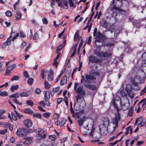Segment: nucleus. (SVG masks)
I'll return each mask as SVG.
<instances>
[{
  "mask_svg": "<svg viewBox=\"0 0 146 146\" xmlns=\"http://www.w3.org/2000/svg\"><path fill=\"white\" fill-rule=\"evenodd\" d=\"M116 100V99L114 98L113 99L111 102V103L116 108L117 111V114L115 115V117L112 120L113 123V124H115V126L113 127L114 128L117 127L118 122L120 120V114L119 112L120 109L117 106V105L115 104V101Z\"/></svg>",
  "mask_w": 146,
  "mask_h": 146,
  "instance_id": "1",
  "label": "nucleus"
},
{
  "mask_svg": "<svg viewBox=\"0 0 146 146\" xmlns=\"http://www.w3.org/2000/svg\"><path fill=\"white\" fill-rule=\"evenodd\" d=\"M122 0H113L112 1L113 7L111 8V11L114 9L118 11L125 12V10L120 9L123 5Z\"/></svg>",
  "mask_w": 146,
  "mask_h": 146,
  "instance_id": "2",
  "label": "nucleus"
},
{
  "mask_svg": "<svg viewBox=\"0 0 146 146\" xmlns=\"http://www.w3.org/2000/svg\"><path fill=\"white\" fill-rule=\"evenodd\" d=\"M100 49V47L98 49H95L94 50V54L97 56L102 58H108L111 55V53L101 51Z\"/></svg>",
  "mask_w": 146,
  "mask_h": 146,
  "instance_id": "3",
  "label": "nucleus"
},
{
  "mask_svg": "<svg viewBox=\"0 0 146 146\" xmlns=\"http://www.w3.org/2000/svg\"><path fill=\"white\" fill-rule=\"evenodd\" d=\"M137 80H138V82L139 83H142L144 81V78L137 75L136 76L135 78H132L131 79V82L132 84L134 86L137 87V89H139L140 88L139 86L138 83L137 82Z\"/></svg>",
  "mask_w": 146,
  "mask_h": 146,
  "instance_id": "4",
  "label": "nucleus"
},
{
  "mask_svg": "<svg viewBox=\"0 0 146 146\" xmlns=\"http://www.w3.org/2000/svg\"><path fill=\"white\" fill-rule=\"evenodd\" d=\"M110 124V119L107 117H104L102 120V124L99 126V129L101 132H103V131L108 130L107 129V127Z\"/></svg>",
  "mask_w": 146,
  "mask_h": 146,
  "instance_id": "5",
  "label": "nucleus"
},
{
  "mask_svg": "<svg viewBox=\"0 0 146 146\" xmlns=\"http://www.w3.org/2000/svg\"><path fill=\"white\" fill-rule=\"evenodd\" d=\"M89 62L94 63H100L102 62V60L98 59L97 57L90 55L88 57Z\"/></svg>",
  "mask_w": 146,
  "mask_h": 146,
  "instance_id": "6",
  "label": "nucleus"
},
{
  "mask_svg": "<svg viewBox=\"0 0 146 146\" xmlns=\"http://www.w3.org/2000/svg\"><path fill=\"white\" fill-rule=\"evenodd\" d=\"M85 95V94L82 95V94H78L76 96V101L74 104V106L76 103H80L82 102L85 103V101L83 98Z\"/></svg>",
  "mask_w": 146,
  "mask_h": 146,
  "instance_id": "7",
  "label": "nucleus"
},
{
  "mask_svg": "<svg viewBox=\"0 0 146 146\" xmlns=\"http://www.w3.org/2000/svg\"><path fill=\"white\" fill-rule=\"evenodd\" d=\"M96 78L92 76L89 75H86L85 76V82L87 83H92V81L94 80H96Z\"/></svg>",
  "mask_w": 146,
  "mask_h": 146,
  "instance_id": "8",
  "label": "nucleus"
},
{
  "mask_svg": "<svg viewBox=\"0 0 146 146\" xmlns=\"http://www.w3.org/2000/svg\"><path fill=\"white\" fill-rule=\"evenodd\" d=\"M16 134L21 137L24 136L26 135L25 130L24 128H19L17 131Z\"/></svg>",
  "mask_w": 146,
  "mask_h": 146,
  "instance_id": "9",
  "label": "nucleus"
},
{
  "mask_svg": "<svg viewBox=\"0 0 146 146\" xmlns=\"http://www.w3.org/2000/svg\"><path fill=\"white\" fill-rule=\"evenodd\" d=\"M19 97V94L18 93H16L13 94H12L9 96L10 98H14L13 100L17 104L21 105L22 103L19 102L17 100L16 98H18Z\"/></svg>",
  "mask_w": 146,
  "mask_h": 146,
  "instance_id": "10",
  "label": "nucleus"
},
{
  "mask_svg": "<svg viewBox=\"0 0 146 146\" xmlns=\"http://www.w3.org/2000/svg\"><path fill=\"white\" fill-rule=\"evenodd\" d=\"M13 34H15V32H12L10 36L7 39L6 42L4 43L3 44L2 46L3 48H5L7 45H10L11 44V39H12V36Z\"/></svg>",
  "mask_w": 146,
  "mask_h": 146,
  "instance_id": "11",
  "label": "nucleus"
},
{
  "mask_svg": "<svg viewBox=\"0 0 146 146\" xmlns=\"http://www.w3.org/2000/svg\"><path fill=\"white\" fill-rule=\"evenodd\" d=\"M142 118L141 117L137 118L136 120L135 125H137L138 122L140 121V123H139L138 125H140V127H143L145 124V121L144 120L142 121Z\"/></svg>",
  "mask_w": 146,
  "mask_h": 146,
  "instance_id": "12",
  "label": "nucleus"
},
{
  "mask_svg": "<svg viewBox=\"0 0 146 146\" xmlns=\"http://www.w3.org/2000/svg\"><path fill=\"white\" fill-rule=\"evenodd\" d=\"M23 123L24 125L27 127H30L32 125V122L29 119H27L24 120Z\"/></svg>",
  "mask_w": 146,
  "mask_h": 146,
  "instance_id": "13",
  "label": "nucleus"
},
{
  "mask_svg": "<svg viewBox=\"0 0 146 146\" xmlns=\"http://www.w3.org/2000/svg\"><path fill=\"white\" fill-rule=\"evenodd\" d=\"M84 86L92 90H96L97 89V87L95 85H94L86 84L84 85Z\"/></svg>",
  "mask_w": 146,
  "mask_h": 146,
  "instance_id": "14",
  "label": "nucleus"
},
{
  "mask_svg": "<svg viewBox=\"0 0 146 146\" xmlns=\"http://www.w3.org/2000/svg\"><path fill=\"white\" fill-rule=\"evenodd\" d=\"M76 92L78 94H85L86 92L83 89V88L82 86H80L76 89Z\"/></svg>",
  "mask_w": 146,
  "mask_h": 146,
  "instance_id": "15",
  "label": "nucleus"
},
{
  "mask_svg": "<svg viewBox=\"0 0 146 146\" xmlns=\"http://www.w3.org/2000/svg\"><path fill=\"white\" fill-rule=\"evenodd\" d=\"M97 37L96 38L97 41L99 42H102L103 41L104 38L102 34L98 33L97 35Z\"/></svg>",
  "mask_w": 146,
  "mask_h": 146,
  "instance_id": "16",
  "label": "nucleus"
},
{
  "mask_svg": "<svg viewBox=\"0 0 146 146\" xmlns=\"http://www.w3.org/2000/svg\"><path fill=\"white\" fill-rule=\"evenodd\" d=\"M33 139L32 138L30 137H27L26 138L25 140L23 142L24 143L28 145L30 144L32 142Z\"/></svg>",
  "mask_w": 146,
  "mask_h": 146,
  "instance_id": "17",
  "label": "nucleus"
},
{
  "mask_svg": "<svg viewBox=\"0 0 146 146\" xmlns=\"http://www.w3.org/2000/svg\"><path fill=\"white\" fill-rule=\"evenodd\" d=\"M67 81V78L66 76H64L62 78L60 82L61 85H63L65 84L66 83Z\"/></svg>",
  "mask_w": 146,
  "mask_h": 146,
  "instance_id": "18",
  "label": "nucleus"
},
{
  "mask_svg": "<svg viewBox=\"0 0 146 146\" xmlns=\"http://www.w3.org/2000/svg\"><path fill=\"white\" fill-rule=\"evenodd\" d=\"M44 98L46 100H48L50 99V96L49 92L47 90L45 91L44 92Z\"/></svg>",
  "mask_w": 146,
  "mask_h": 146,
  "instance_id": "19",
  "label": "nucleus"
},
{
  "mask_svg": "<svg viewBox=\"0 0 146 146\" xmlns=\"http://www.w3.org/2000/svg\"><path fill=\"white\" fill-rule=\"evenodd\" d=\"M108 23L106 20L103 19L101 22V25L103 27L107 29L108 25Z\"/></svg>",
  "mask_w": 146,
  "mask_h": 146,
  "instance_id": "20",
  "label": "nucleus"
},
{
  "mask_svg": "<svg viewBox=\"0 0 146 146\" xmlns=\"http://www.w3.org/2000/svg\"><path fill=\"white\" fill-rule=\"evenodd\" d=\"M60 56V54H57V56L54 59V62L53 63V64H54L56 68H57V65L58 64V62H57V60L59 58Z\"/></svg>",
  "mask_w": 146,
  "mask_h": 146,
  "instance_id": "21",
  "label": "nucleus"
},
{
  "mask_svg": "<svg viewBox=\"0 0 146 146\" xmlns=\"http://www.w3.org/2000/svg\"><path fill=\"white\" fill-rule=\"evenodd\" d=\"M85 119V117H83L78 121V124L80 126V127H82L83 125V123Z\"/></svg>",
  "mask_w": 146,
  "mask_h": 146,
  "instance_id": "22",
  "label": "nucleus"
},
{
  "mask_svg": "<svg viewBox=\"0 0 146 146\" xmlns=\"http://www.w3.org/2000/svg\"><path fill=\"white\" fill-rule=\"evenodd\" d=\"M35 132L38 134H42L44 132V131L42 129L37 128L34 130Z\"/></svg>",
  "mask_w": 146,
  "mask_h": 146,
  "instance_id": "23",
  "label": "nucleus"
},
{
  "mask_svg": "<svg viewBox=\"0 0 146 146\" xmlns=\"http://www.w3.org/2000/svg\"><path fill=\"white\" fill-rule=\"evenodd\" d=\"M13 69V67L9 66L7 67L6 70L5 75H8L9 73Z\"/></svg>",
  "mask_w": 146,
  "mask_h": 146,
  "instance_id": "24",
  "label": "nucleus"
},
{
  "mask_svg": "<svg viewBox=\"0 0 146 146\" xmlns=\"http://www.w3.org/2000/svg\"><path fill=\"white\" fill-rule=\"evenodd\" d=\"M24 111L26 113L32 115L34 114V112L31 110L30 108L26 109Z\"/></svg>",
  "mask_w": 146,
  "mask_h": 146,
  "instance_id": "25",
  "label": "nucleus"
},
{
  "mask_svg": "<svg viewBox=\"0 0 146 146\" xmlns=\"http://www.w3.org/2000/svg\"><path fill=\"white\" fill-rule=\"evenodd\" d=\"M19 86L18 85H13L11 86L10 90L12 92H13L14 90H17Z\"/></svg>",
  "mask_w": 146,
  "mask_h": 146,
  "instance_id": "26",
  "label": "nucleus"
},
{
  "mask_svg": "<svg viewBox=\"0 0 146 146\" xmlns=\"http://www.w3.org/2000/svg\"><path fill=\"white\" fill-rule=\"evenodd\" d=\"M20 96L21 97H28L29 96L28 92H24L21 93L20 94Z\"/></svg>",
  "mask_w": 146,
  "mask_h": 146,
  "instance_id": "27",
  "label": "nucleus"
},
{
  "mask_svg": "<svg viewBox=\"0 0 146 146\" xmlns=\"http://www.w3.org/2000/svg\"><path fill=\"white\" fill-rule=\"evenodd\" d=\"M142 105V107L143 108H145V106L146 104V100L145 99H143L141 101H140L138 104V106H139V104L143 103Z\"/></svg>",
  "mask_w": 146,
  "mask_h": 146,
  "instance_id": "28",
  "label": "nucleus"
},
{
  "mask_svg": "<svg viewBox=\"0 0 146 146\" xmlns=\"http://www.w3.org/2000/svg\"><path fill=\"white\" fill-rule=\"evenodd\" d=\"M15 17L17 19L19 20L21 17V14L20 13L17 12L15 14Z\"/></svg>",
  "mask_w": 146,
  "mask_h": 146,
  "instance_id": "29",
  "label": "nucleus"
},
{
  "mask_svg": "<svg viewBox=\"0 0 146 146\" xmlns=\"http://www.w3.org/2000/svg\"><path fill=\"white\" fill-rule=\"evenodd\" d=\"M44 85L45 88L47 89H48L50 88V86L49 84L46 80L44 81Z\"/></svg>",
  "mask_w": 146,
  "mask_h": 146,
  "instance_id": "30",
  "label": "nucleus"
},
{
  "mask_svg": "<svg viewBox=\"0 0 146 146\" xmlns=\"http://www.w3.org/2000/svg\"><path fill=\"white\" fill-rule=\"evenodd\" d=\"M133 111V108L132 107L130 108V109L129 111L128 115L130 117L132 115Z\"/></svg>",
  "mask_w": 146,
  "mask_h": 146,
  "instance_id": "31",
  "label": "nucleus"
},
{
  "mask_svg": "<svg viewBox=\"0 0 146 146\" xmlns=\"http://www.w3.org/2000/svg\"><path fill=\"white\" fill-rule=\"evenodd\" d=\"M19 79V76L17 75H14L11 78V81L17 80Z\"/></svg>",
  "mask_w": 146,
  "mask_h": 146,
  "instance_id": "32",
  "label": "nucleus"
},
{
  "mask_svg": "<svg viewBox=\"0 0 146 146\" xmlns=\"http://www.w3.org/2000/svg\"><path fill=\"white\" fill-rule=\"evenodd\" d=\"M125 90L127 93L131 91V86L129 85H127L125 88Z\"/></svg>",
  "mask_w": 146,
  "mask_h": 146,
  "instance_id": "33",
  "label": "nucleus"
},
{
  "mask_svg": "<svg viewBox=\"0 0 146 146\" xmlns=\"http://www.w3.org/2000/svg\"><path fill=\"white\" fill-rule=\"evenodd\" d=\"M33 82V79L32 78H29L27 80V83L30 85H32Z\"/></svg>",
  "mask_w": 146,
  "mask_h": 146,
  "instance_id": "34",
  "label": "nucleus"
},
{
  "mask_svg": "<svg viewBox=\"0 0 146 146\" xmlns=\"http://www.w3.org/2000/svg\"><path fill=\"white\" fill-rule=\"evenodd\" d=\"M35 137L37 139L40 140L43 138V136L41 135V134H38L36 135Z\"/></svg>",
  "mask_w": 146,
  "mask_h": 146,
  "instance_id": "35",
  "label": "nucleus"
},
{
  "mask_svg": "<svg viewBox=\"0 0 146 146\" xmlns=\"http://www.w3.org/2000/svg\"><path fill=\"white\" fill-rule=\"evenodd\" d=\"M14 111L17 116L19 118L21 119L22 117H23V115L21 114L20 113L18 112L15 110H14Z\"/></svg>",
  "mask_w": 146,
  "mask_h": 146,
  "instance_id": "36",
  "label": "nucleus"
},
{
  "mask_svg": "<svg viewBox=\"0 0 146 146\" xmlns=\"http://www.w3.org/2000/svg\"><path fill=\"white\" fill-rule=\"evenodd\" d=\"M49 138L52 141H54L56 139V137L55 135H52L49 136Z\"/></svg>",
  "mask_w": 146,
  "mask_h": 146,
  "instance_id": "37",
  "label": "nucleus"
},
{
  "mask_svg": "<svg viewBox=\"0 0 146 146\" xmlns=\"http://www.w3.org/2000/svg\"><path fill=\"white\" fill-rule=\"evenodd\" d=\"M33 116L35 117H36L38 119H40L41 118V116L40 114L36 113L34 114L33 115Z\"/></svg>",
  "mask_w": 146,
  "mask_h": 146,
  "instance_id": "38",
  "label": "nucleus"
},
{
  "mask_svg": "<svg viewBox=\"0 0 146 146\" xmlns=\"http://www.w3.org/2000/svg\"><path fill=\"white\" fill-rule=\"evenodd\" d=\"M26 104L28 105H29L31 106L33 105V102L31 100H28L26 102Z\"/></svg>",
  "mask_w": 146,
  "mask_h": 146,
  "instance_id": "39",
  "label": "nucleus"
},
{
  "mask_svg": "<svg viewBox=\"0 0 146 146\" xmlns=\"http://www.w3.org/2000/svg\"><path fill=\"white\" fill-rule=\"evenodd\" d=\"M0 95L2 96H6L7 95V94L6 91L1 92L0 91Z\"/></svg>",
  "mask_w": 146,
  "mask_h": 146,
  "instance_id": "40",
  "label": "nucleus"
},
{
  "mask_svg": "<svg viewBox=\"0 0 146 146\" xmlns=\"http://www.w3.org/2000/svg\"><path fill=\"white\" fill-rule=\"evenodd\" d=\"M129 96L131 98H133L134 97V94L131 91L127 93Z\"/></svg>",
  "mask_w": 146,
  "mask_h": 146,
  "instance_id": "41",
  "label": "nucleus"
},
{
  "mask_svg": "<svg viewBox=\"0 0 146 146\" xmlns=\"http://www.w3.org/2000/svg\"><path fill=\"white\" fill-rule=\"evenodd\" d=\"M45 70L43 69H42L41 71L40 76L43 79L44 78Z\"/></svg>",
  "mask_w": 146,
  "mask_h": 146,
  "instance_id": "42",
  "label": "nucleus"
},
{
  "mask_svg": "<svg viewBox=\"0 0 146 146\" xmlns=\"http://www.w3.org/2000/svg\"><path fill=\"white\" fill-rule=\"evenodd\" d=\"M11 114L12 115V118L15 121H16L17 120V118L16 115L13 112H11Z\"/></svg>",
  "mask_w": 146,
  "mask_h": 146,
  "instance_id": "43",
  "label": "nucleus"
},
{
  "mask_svg": "<svg viewBox=\"0 0 146 146\" xmlns=\"http://www.w3.org/2000/svg\"><path fill=\"white\" fill-rule=\"evenodd\" d=\"M66 120L64 119H63L60 122L61 126L64 125L66 122Z\"/></svg>",
  "mask_w": 146,
  "mask_h": 146,
  "instance_id": "44",
  "label": "nucleus"
},
{
  "mask_svg": "<svg viewBox=\"0 0 146 146\" xmlns=\"http://www.w3.org/2000/svg\"><path fill=\"white\" fill-rule=\"evenodd\" d=\"M15 34H13V36H14L13 37V38L12 39L13 41H14L15 39L17 37L19 36V33H17L15 35H14Z\"/></svg>",
  "mask_w": 146,
  "mask_h": 146,
  "instance_id": "45",
  "label": "nucleus"
},
{
  "mask_svg": "<svg viewBox=\"0 0 146 146\" xmlns=\"http://www.w3.org/2000/svg\"><path fill=\"white\" fill-rule=\"evenodd\" d=\"M23 74L24 76L26 78H28L29 76V75L28 74V72L26 71H24L23 72Z\"/></svg>",
  "mask_w": 146,
  "mask_h": 146,
  "instance_id": "46",
  "label": "nucleus"
},
{
  "mask_svg": "<svg viewBox=\"0 0 146 146\" xmlns=\"http://www.w3.org/2000/svg\"><path fill=\"white\" fill-rule=\"evenodd\" d=\"M79 34L77 33H76L74 38V39L75 41L77 40L79 38Z\"/></svg>",
  "mask_w": 146,
  "mask_h": 146,
  "instance_id": "47",
  "label": "nucleus"
},
{
  "mask_svg": "<svg viewBox=\"0 0 146 146\" xmlns=\"http://www.w3.org/2000/svg\"><path fill=\"white\" fill-rule=\"evenodd\" d=\"M59 116V114L58 113H55L53 115V118L54 119H58Z\"/></svg>",
  "mask_w": 146,
  "mask_h": 146,
  "instance_id": "48",
  "label": "nucleus"
},
{
  "mask_svg": "<svg viewBox=\"0 0 146 146\" xmlns=\"http://www.w3.org/2000/svg\"><path fill=\"white\" fill-rule=\"evenodd\" d=\"M43 115L45 117L48 118L50 116V113L49 112L45 113H43Z\"/></svg>",
  "mask_w": 146,
  "mask_h": 146,
  "instance_id": "49",
  "label": "nucleus"
},
{
  "mask_svg": "<svg viewBox=\"0 0 146 146\" xmlns=\"http://www.w3.org/2000/svg\"><path fill=\"white\" fill-rule=\"evenodd\" d=\"M100 75V73L99 72H94L92 73V75L91 76H92L94 77V76H99Z\"/></svg>",
  "mask_w": 146,
  "mask_h": 146,
  "instance_id": "50",
  "label": "nucleus"
},
{
  "mask_svg": "<svg viewBox=\"0 0 146 146\" xmlns=\"http://www.w3.org/2000/svg\"><path fill=\"white\" fill-rule=\"evenodd\" d=\"M6 15L8 17H11L12 15V13L11 12L9 11H7L5 13Z\"/></svg>",
  "mask_w": 146,
  "mask_h": 146,
  "instance_id": "51",
  "label": "nucleus"
},
{
  "mask_svg": "<svg viewBox=\"0 0 146 146\" xmlns=\"http://www.w3.org/2000/svg\"><path fill=\"white\" fill-rule=\"evenodd\" d=\"M35 93L37 94H40L41 92V90L39 88H37L35 90Z\"/></svg>",
  "mask_w": 146,
  "mask_h": 146,
  "instance_id": "52",
  "label": "nucleus"
},
{
  "mask_svg": "<svg viewBox=\"0 0 146 146\" xmlns=\"http://www.w3.org/2000/svg\"><path fill=\"white\" fill-rule=\"evenodd\" d=\"M53 80V76H48V80L49 82H52Z\"/></svg>",
  "mask_w": 146,
  "mask_h": 146,
  "instance_id": "53",
  "label": "nucleus"
},
{
  "mask_svg": "<svg viewBox=\"0 0 146 146\" xmlns=\"http://www.w3.org/2000/svg\"><path fill=\"white\" fill-rule=\"evenodd\" d=\"M60 89V88L59 87H57L55 88H54L52 89V90L54 92H57L59 91V89Z\"/></svg>",
  "mask_w": 146,
  "mask_h": 146,
  "instance_id": "54",
  "label": "nucleus"
},
{
  "mask_svg": "<svg viewBox=\"0 0 146 146\" xmlns=\"http://www.w3.org/2000/svg\"><path fill=\"white\" fill-rule=\"evenodd\" d=\"M68 2L70 7H72L74 6V4L72 1V0H68Z\"/></svg>",
  "mask_w": 146,
  "mask_h": 146,
  "instance_id": "55",
  "label": "nucleus"
},
{
  "mask_svg": "<svg viewBox=\"0 0 146 146\" xmlns=\"http://www.w3.org/2000/svg\"><path fill=\"white\" fill-rule=\"evenodd\" d=\"M120 95L123 97H124L125 95V92L123 90H121L120 91Z\"/></svg>",
  "mask_w": 146,
  "mask_h": 146,
  "instance_id": "56",
  "label": "nucleus"
},
{
  "mask_svg": "<svg viewBox=\"0 0 146 146\" xmlns=\"http://www.w3.org/2000/svg\"><path fill=\"white\" fill-rule=\"evenodd\" d=\"M63 100V99L62 98H59L57 100V104H60Z\"/></svg>",
  "mask_w": 146,
  "mask_h": 146,
  "instance_id": "57",
  "label": "nucleus"
},
{
  "mask_svg": "<svg viewBox=\"0 0 146 146\" xmlns=\"http://www.w3.org/2000/svg\"><path fill=\"white\" fill-rule=\"evenodd\" d=\"M146 92V87H145L143 89L141 92L140 95H142L144 94V93Z\"/></svg>",
  "mask_w": 146,
  "mask_h": 146,
  "instance_id": "58",
  "label": "nucleus"
},
{
  "mask_svg": "<svg viewBox=\"0 0 146 146\" xmlns=\"http://www.w3.org/2000/svg\"><path fill=\"white\" fill-rule=\"evenodd\" d=\"M27 44V43L25 41H23L22 42L21 45V48L22 49Z\"/></svg>",
  "mask_w": 146,
  "mask_h": 146,
  "instance_id": "59",
  "label": "nucleus"
},
{
  "mask_svg": "<svg viewBox=\"0 0 146 146\" xmlns=\"http://www.w3.org/2000/svg\"><path fill=\"white\" fill-rule=\"evenodd\" d=\"M42 21L43 23L44 24H47L48 23V21L46 18H44L42 19Z\"/></svg>",
  "mask_w": 146,
  "mask_h": 146,
  "instance_id": "60",
  "label": "nucleus"
},
{
  "mask_svg": "<svg viewBox=\"0 0 146 146\" xmlns=\"http://www.w3.org/2000/svg\"><path fill=\"white\" fill-rule=\"evenodd\" d=\"M119 141H118V140H117L113 143H110L109 144L110 145L113 146L114 145L116 144V143Z\"/></svg>",
  "mask_w": 146,
  "mask_h": 146,
  "instance_id": "61",
  "label": "nucleus"
},
{
  "mask_svg": "<svg viewBox=\"0 0 146 146\" xmlns=\"http://www.w3.org/2000/svg\"><path fill=\"white\" fill-rule=\"evenodd\" d=\"M15 138L14 137H11L10 139V142L12 143H14L15 141Z\"/></svg>",
  "mask_w": 146,
  "mask_h": 146,
  "instance_id": "62",
  "label": "nucleus"
},
{
  "mask_svg": "<svg viewBox=\"0 0 146 146\" xmlns=\"http://www.w3.org/2000/svg\"><path fill=\"white\" fill-rule=\"evenodd\" d=\"M20 34L21 37L24 38L25 37V35L24 34V33L22 31H21L20 32Z\"/></svg>",
  "mask_w": 146,
  "mask_h": 146,
  "instance_id": "63",
  "label": "nucleus"
},
{
  "mask_svg": "<svg viewBox=\"0 0 146 146\" xmlns=\"http://www.w3.org/2000/svg\"><path fill=\"white\" fill-rule=\"evenodd\" d=\"M53 74V71L52 70H50L48 74V76H52Z\"/></svg>",
  "mask_w": 146,
  "mask_h": 146,
  "instance_id": "64",
  "label": "nucleus"
}]
</instances>
